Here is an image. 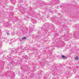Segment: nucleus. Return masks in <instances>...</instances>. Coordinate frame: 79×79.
<instances>
[{"mask_svg": "<svg viewBox=\"0 0 79 79\" xmlns=\"http://www.w3.org/2000/svg\"><path fill=\"white\" fill-rule=\"evenodd\" d=\"M78 59L79 58H78V57L77 56H76V57L75 58V60H78Z\"/></svg>", "mask_w": 79, "mask_h": 79, "instance_id": "1", "label": "nucleus"}, {"mask_svg": "<svg viewBox=\"0 0 79 79\" xmlns=\"http://www.w3.org/2000/svg\"><path fill=\"white\" fill-rule=\"evenodd\" d=\"M62 57L63 58H66V56H62Z\"/></svg>", "mask_w": 79, "mask_h": 79, "instance_id": "3", "label": "nucleus"}, {"mask_svg": "<svg viewBox=\"0 0 79 79\" xmlns=\"http://www.w3.org/2000/svg\"><path fill=\"white\" fill-rule=\"evenodd\" d=\"M7 35H8V34H9V33H7Z\"/></svg>", "mask_w": 79, "mask_h": 79, "instance_id": "4", "label": "nucleus"}, {"mask_svg": "<svg viewBox=\"0 0 79 79\" xmlns=\"http://www.w3.org/2000/svg\"><path fill=\"white\" fill-rule=\"evenodd\" d=\"M26 39V37H24L22 39V40H24V39Z\"/></svg>", "mask_w": 79, "mask_h": 79, "instance_id": "2", "label": "nucleus"}]
</instances>
